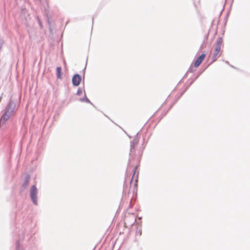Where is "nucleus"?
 <instances>
[{
  "label": "nucleus",
  "instance_id": "nucleus-20",
  "mask_svg": "<svg viewBox=\"0 0 250 250\" xmlns=\"http://www.w3.org/2000/svg\"><path fill=\"white\" fill-rule=\"evenodd\" d=\"M2 44H3V41L1 39H0V50L1 48Z\"/></svg>",
  "mask_w": 250,
  "mask_h": 250
},
{
  "label": "nucleus",
  "instance_id": "nucleus-4",
  "mask_svg": "<svg viewBox=\"0 0 250 250\" xmlns=\"http://www.w3.org/2000/svg\"><path fill=\"white\" fill-rule=\"evenodd\" d=\"M19 240L16 242V250H24L23 246L21 244V241L24 239V235L23 231L18 234Z\"/></svg>",
  "mask_w": 250,
  "mask_h": 250
},
{
  "label": "nucleus",
  "instance_id": "nucleus-24",
  "mask_svg": "<svg viewBox=\"0 0 250 250\" xmlns=\"http://www.w3.org/2000/svg\"><path fill=\"white\" fill-rule=\"evenodd\" d=\"M229 66H231V67H232V68H234V67L233 65H230H230H229Z\"/></svg>",
  "mask_w": 250,
  "mask_h": 250
},
{
  "label": "nucleus",
  "instance_id": "nucleus-11",
  "mask_svg": "<svg viewBox=\"0 0 250 250\" xmlns=\"http://www.w3.org/2000/svg\"><path fill=\"white\" fill-rule=\"evenodd\" d=\"M47 22H48V25H49V32L50 33H52L53 32V29L51 28V22H50V20H49L48 18V19H47Z\"/></svg>",
  "mask_w": 250,
  "mask_h": 250
},
{
  "label": "nucleus",
  "instance_id": "nucleus-10",
  "mask_svg": "<svg viewBox=\"0 0 250 250\" xmlns=\"http://www.w3.org/2000/svg\"><path fill=\"white\" fill-rule=\"evenodd\" d=\"M62 68L60 66H58L56 68L57 78L59 79H62Z\"/></svg>",
  "mask_w": 250,
  "mask_h": 250
},
{
  "label": "nucleus",
  "instance_id": "nucleus-19",
  "mask_svg": "<svg viewBox=\"0 0 250 250\" xmlns=\"http://www.w3.org/2000/svg\"><path fill=\"white\" fill-rule=\"evenodd\" d=\"M26 12H27V11H26V9L25 8L21 9V13L22 14H25L26 13Z\"/></svg>",
  "mask_w": 250,
  "mask_h": 250
},
{
  "label": "nucleus",
  "instance_id": "nucleus-22",
  "mask_svg": "<svg viewBox=\"0 0 250 250\" xmlns=\"http://www.w3.org/2000/svg\"><path fill=\"white\" fill-rule=\"evenodd\" d=\"M187 89H186L184 91H183L180 94V96H182L184 93H185V92L186 91Z\"/></svg>",
  "mask_w": 250,
  "mask_h": 250
},
{
  "label": "nucleus",
  "instance_id": "nucleus-17",
  "mask_svg": "<svg viewBox=\"0 0 250 250\" xmlns=\"http://www.w3.org/2000/svg\"><path fill=\"white\" fill-rule=\"evenodd\" d=\"M195 71L193 67H190L187 72H191L192 73Z\"/></svg>",
  "mask_w": 250,
  "mask_h": 250
},
{
  "label": "nucleus",
  "instance_id": "nucleus-16",
  "mask_svg": "<svg viewBox=\"0 0 250 250\" xmlns=\"http://www.w3.org/2000/svg\"><path fill=\"white\" fill-rule=\"evenodd\" d=\"M137 167H138V166H136L134 167V168L133 169V172H134L133 175H134V174H135V172H136V169H137ZM133 176H134V175H133V176H132V177L131 180V181H130V183H131V182H132V178H133Z\"/></svg>",
  "mask_w": 250,
  "mask_h": 250
},
{
  "label": "nucleus",
  "instance_id": "nucleus-12",
  "mask_svg": "<svg viewBox=\"0 0 250 250\" xmlns=\"http://www.w3.org/2000/svg\"><path fill=\"white\" fill-rule=\"evenodd\" d=\"M218 56L216 55V54H213L212 58V61L210 63L214 62L216 61L217 59Z\"/></svg>",
  "mask_w": 250,
  "mask_h": 250
},
{
  "label": "nucleus",
  "instance_id": "nucleus-6",
  "mask_svg": "<svg viewBox=\"0 0 250 250\" xmlns=\"http://www.w3.org/2000/svg\"><path fill=\"white\" fill-rule=\"evenodd\" d=\"M82 81V77L78 74H74L72 78V84L75 86H78Z\"/></svg>",
  "mask_w": 250,
  "mask_h": 250
},
{
  "label": "nucleus",
  "instance_id": "nucleus-8",
  "mask_svg": "<svg viewBox=\"0 0 250 250\" xmlns=\"http://www.w3.org/2000/svg\"><path fill=\"white\" fill-rule=\"evenodd\" d=\"M84 92H85L84 90ZM79 101L82 102H85L86 103L90 104L92 106H93L94 107H96V106L94 105V104L92 103H91V101L86 97L85 93H84V95L83 97L80 98L79 99Z\"/></svg>",
  "mask_w": 250,
  "mask_h": 250
},
{
  "label": "nucleus",
  "instance_id": "nucleus-21",
  "mask_svg": "<svg viewBox=\"0 0 250 250\" xmlns=\"http://www.w3.org/2000/svg\"><path fill=\"white\" fill-rule=\"evenodd\" d=\"M38 20L39 24V25H40V27L42 28V22H41V21H40V20L39 19H38Z\"/></svg>",
  "mask_w": 250,
  "mask_h": 250
},
{
  "label": "nucleus",
  "instance_id": "nucleus-14",
  "mask_svg": "<svg viewBox=\"0 0 250 250\" xmlns=\"http://www.w3.org/2000/svg\"><path fill=\"white\" fill-rule=\"evenodd\" d=\"M127 192V186L124 185L123 187V194H125Z\"/></svg>",
  "mask_w": 250,
  "mask_h": 250
},
{
  "label": "nucleus",
  "instance_id": "nucleus-1",
  "mask_svg": "<svg viewBox=\"0 0 250 250\" xmlns=\"http://www.w3.org/2000/svg\"><path fill=\"white\" fill-rule=\"evenodd\" d=\"M16 102L11 98L10 99L5 107L4 113L1 117V119H3V122H5L16 112Z\"/></svg>",
  "mask_w": 250,
  "mask_h": 250
},
{
  "label": "nucleus",
  "instance_id": "nucleus-13",
  "mask_svg": "<svg viewBox=\"0 0 250 250\" xmlns=\"http://www.w3.org/2000/svg\"><path fill=\"white\" fill-rule=\"evenodd\" d=\"M82 92H83V90H82V88L79 87L78 89V90H77L76 94L78 96H80L82 94Z\"/></svg>",
  "mask_w": 250,
  "mask_h": 250
},
{
  "label": "nucleus",
  "instance_id": "nucleus-26",
  "mask_svg": "<svg viewBox=\"0 0 250 250\" xmlns=\"http://www.w3.org/2000/svg\"><path fill=\"white\" fill-rule=\"evenodd\" d=\"M128 137H129L130 138H131V137L130 136H128Z\"/></svg>",
  "mask_w": 250,
  "mask_h": 250
},
{
  "label": "nucleus",
  "instance_id": "nucleus-23",
  "mask_svg": "<svg viewBox=\"0 0 250 250\" xmlns=\"http://www.w3.org/2000/svg\"><path fill=\"white\" fill-rule=\"evenodd\" d=\"M225 63H226L227 64H229V65H230L229 63V62L227 61H225Z\"/></svg>",
  "mask_w": 250,
  "mask_h": 250
},
{
  "label": "nucleus",
  "instance_id": "nucleus-25",
  "mask_svg": "<svg viewBox=\"0 0 250 250\" xmlns=\"http://www.w3.org/2000/svg\"><path fill=\"white\" fill-rule=\"evenodd\" d=\"M39 1L41 2L42 0H39Z\"/></svg>",
  "mask_w": 250,
  "mask_h": 250
},
{
  "label": "nucleus",
  "instance_id": "nucleus-15",
  "mask_svg": "<svg viewBox=\"0 0 250 250\" xmlns=\"http://www.w3.org/2000/svg\"><path fill=\"white\" fill-rule=\"evenodd\" d=\"M200 75V73H199L197 76H196L193 79V80L190 83L188 86H189L190 85H191L198 78V77H199V76Z\"/></svg>",
  "mask_w": 250,
  "mask_h": 250
},
{
  "label": "nucleus",
  "instance_id": "nucleus-18",
  "mask_svg": "<svg viewBox=\"0 0 250 250\" xmlns=\"http://www.w3.org/2000/svg\"><path fill=\"white\" fill-rule=\"evenodd\" d=\"M34 232H32L31 233V234L30 235V238L29 239V241H33L34 240V238H33V236H32V235H34Z\"/></svg>",
  "mask_w": 250,
  "mask_h": 250
},
{
  "label": "nucleus",
  "instance_id": "nucleus-5",
  "mask_svg": "<svg viewBox=\"0 0 250 250\" xmlns=\"http://www.w3.org/2000/svg\"><path fill=\"white\" fill-rule=\"evenodd\" d=\"M223 43V39L222 37H218L216 42V47L213 54H216L218 56L219 53L221 51V47Z\"/></svg>",
  "mask_w": 250,
  "mask_h": 250
},
{
  "label": "nucleus",
  "instance_id": "nucleus-7",
  "mask_svg": "<svg viewBox=\"0 0 250 250\" xmlns=\"http://www.w3.org/2000/svg\"><path fill=\"white\" fill-rule=\"evenodd\" d=\"M206 55L205 53H202L197 58L194 63V66L195 67H197L200 65V64L205 59Z\"/></svg>",
  "mask_w": 250,
  "mask_h": 250
},
{
  "label": "nucleus",
  "instance_id": "nucleus-2",
  "mask_svg": "<svg viewBox=\"0 0 250 250\" xmlns=\"http://www.w3.org/2000/svg\"><path fill=\"white\" fill-rule=\"evenodd\" d=\"M139 141V133L138 132L135 136L134 139L130 141L129 158L128 160V165L130 164L131 160L133 159V152L135 151V146L138 144Z\"/></svg>",
  "mask_w": 250,
  "mask_h": 250
},
{
  "label": "nucleus",
  "instance_id": "nucleus-3",
  "mask_svg": "<svg viewBox=\"0 0 250 250\" xmlns=\"http://www.w3.org/2000/svg\"><path fill=\"white\" fill-rule=\"evenodd\" d=\"M38 189L36 185H32L30 189V198L33 204L35 206L38 205Z\"/></svg>",
  "mask_w": 250,
  "mask_h": 250
},
{
  "label": "nucleus",
  "instance_id": "nucleus-9",
  "mask_svg": "<svg viewBox=\"0 0 250 250\" xmlns=\"http://www.w3.org/2000/svg\"><path fill=\"white\" fill-rule=\"evenodd\" d=\"M29 181H30V176L27 175L25 176V177L24 178V182L22 184V187L24 189H25L27 188V185H28V184L29 183Z\"/></svg>",
  "mask_w": 250,
  "mask_h": 250
}]
</instances>
